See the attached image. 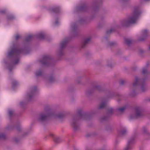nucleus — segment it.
<instances>
[{
	"mask_svg": "<svg viewBox=\"0 0 150 150\" xmlns=\"http://www.w3.org/2000/svg\"><path fill=\"white\" fill-rule=\"evenodd\" d=\"M50 59V58L47 56H44L43 57L41 61V63L44 64H47Z\"/></svg>",
	"mask_w": 150,
	"mask_h": 150,
	"instance_id": "6",
	"label": "nucleus"
},
{
	"mask_svg": "<svg viewBox=\"0 0 150 150\" xmlns=\"http://www.w3.org/2000/svg\"><path fill=\"white\" fill-rule=\"evenodd\" d=\"M127 132L126 129H124L121 130L120 132V134L121 135H123L126 134Z\"/></svg>",
	"mask_w": 150,
	"mask_h": 150,
	"instance_id": "14",
	"label": "nucleus"
},
{
	"mask_svg": "<svg viewBox=\"0 0 150 150\" xmlns=\"http://www.w3.org/2000/svg\"><path fill=\"white\" fill-rule=\"evenodd\" d=\"M8 69L10 71H11V67H8Z\"/></svg>",
	"mask_w": 150,
	"mask_h": 150,
	"instance_id": "34",
	"label": "nucleus"
},
{
	"mask_svg": "<svg viewBox=\"0 0 150 150\" xmlns=\"http://www.w3.org/2000/svg\"><path fill=\"white\" fill-rule=\"evenodd\" d=\"M71 28L73 32H74L76 29V26L75 24H73L71 25Z\"/></svg>",
	"mask_w": 150,
	"mask_h": 150,
	"instance_id": "12",
	"label": "nucleus"
},
{
	"mask_svg": "<svg viewBox=\"0 0 150 150\" xmlns=\"http://www.w3.org/2000/svg\"><path fill=\"white\" fill-rule=\"evenodd\" d=\"M149 50H150V46L149 47Z\"/></svg>",
	"mask_w": 150,
	"mask_h": 150,
	"instance_id": "36",
	"label": "nucleus"
},
{
	"mask_svg": "<svg viewBox=\"0 0 150 150\" xmlns=\"http://www.w3.org/2000/svg\"><path fill=\"white\" fill-rule=\"evenodd\" d=\"M140 14L139 8L134 7L132 14L128 17L127 20L122 21V25L127 26L131 23H135L137 22Z\"/></svg>",
	"mask_w": 150,
	"mask_h": 150,
	"instance_id": "1",
	"label": "nucleus"
},
{
	"mask_svg": "<svg viewBox=\"0 0 150 150\" xmlns=\"http://www.w3.org/2000/svg\"><path fill=\"white\" fill-rule=\"evenodd\" d=\"M114 31V30L113 28L111 29L110 30L108 31L107 32V33L108 34Z\"/></svg>",
	"mask_w": 150,
	"mask_h": 150,
	"instance_id": "27",
	"label": "nucleus"
},
{
	"mask_svg": "<svg viewBox=\"0 0 150 150\" xmlns=\"http://www.w3.org/2000/svg\"><path fill=\"white\" fill-rule=\"evenodd\" d=\"M13 112L12 110H10L8 111V114L10 116H11L13 114Z\"/></svg>",
	"mask_w": 150,
	"mask_h": 150,
	"instance_id": "25",
	"label": "nucleus"
},
{
	"mask_svg": "<svg viewBox=\"0 0 150 150\" xmlns=\"http://www.w3.org/2000/svg\"><path fill=\"white\" fill-rule=\"evenodd\" d=\"M106 105V103L105 102H103L100 104L99 108V109H102L104 108Z\"/></svg>",
	"mask_w": 150,
	"mask_h": 150,
	"instance_id": "16",
	"label": "nucleus"
},
{
	"mask_svg": "<svg viewBox=\"0 0 150 150\" xmlns=\"http://www.w3.org/2000/svg\"><path fill=\"white\" fill-rule=\"evenodd\" d=\"M17 84V83L16 81H14L12 83V86L13 87L16 86Z\"/></svg>",
	"mask_w": 150,
	"mask_h": 150,
	"instance_id": "29",
	"label": "nucleus"
},
{
	"mask_svg": "<svg viewBox=\"0 0 150 150\" xmlns=\"http://www.w3.org/2000/svg\"><path fill=\"white\" fill-rule=\"evenodd\" d=\"M23 102H21L20 103V105L21 106V105H23Z\"/></svg>",
	"mask_w": 150,
	"mask_h": 150,
	"instance_id": "35",
	"label": "nucleus"
},
{
	"mask_svg": "<svg viewBox=\"0 0 150 150\" xmlns=\"http://www.w3.org/2000/svg\"><path fill=\"white\" fill-rule=\"evenodd\" d=\"M142 115V111L141 109L139 108H136L135 109V115L134 116L132 117L131 116V118H133L141 116Z\"/></svg>",
	"mask_w": 150,
	"mask_h": 150,
	"instance_id": "5",
	"label": "nucleus"
},
{
	"mask_svg": "<svg viewBox=\"0 0 150 150\" xmlns=\"http://www.w3.org/2000/svg\"><path fill=\"white\" fill-rule=\"evenodd\" d=\"M59 23V21L56 18L55 20V21L54 22V25H58Z\"/></svg>",
	"mask_w": 150,
	"mask_h": 150,
	"instance_id": "24",
	"label": "nucleus"
},
{
	"mask_svg": "<svg viewBox=\"0 0 150 150\" xmlns=\"http://www.w3.org/2000/svg\"><path fill=\"white\" fill-rule=\"evenodd\" d=\"M133 142V139H131L129 140L127 142V145L126 147L125 148V150H129L131 148V146L130 144L132 143Z\"/></svg>",
	"mask_w": 150,
	"mask_h": 150,
	"instance_id": "7",
	"label": "nucleus"
},
{
	"mask_svg": "<svg viewBox=\"0 0 150 150\" xmlns=\"http://www.w3.org/2000/svg\"><path fill=\"white\" fill-rule=\"evenodd\" d=\"M139 81V79L137 78H136L135 82L133 84V86L134 87L137 86L138 85Z\"/></svg>",
	"mask_w": 150,
	"mask_h": 150,
	"instance_id": "19",
	"label": "nucleus"
},
{
	"mask_svg": "<svg viewBox=\"0 0 150 150\" xmlns=\"http://www.w3.org/2000/svg\"><path fill=\"white\" fill-rule=\"evenodd\" d=\"M126 107H123L122 108H120L118 109V110L120 112H123L126 109Z\"/></svg>",
	"mask_w": 150,
	"mask_h": 150,
	"instance_id": "20",
	"label": "nucleus"
},
{
	"mask_svg": "<svg viewBox=\"0 0 150 150\" xmlns=\"http://www.w3.org/2000/svg\"><path fill=\"white\" fill-rule=\"evenodd\" d=\"M67 41H63L61 44V48H63L66 45V43H67Z\"/></svg>",
	"mask_w": 150,
	"mask_h": 150,
	"instance_id": "17",
	"label": "nucleus"
},
{
	"mask_svg": "<svg viewBox=\"0 0 150 150\" xmlns=\"http://www.w3.org/2000/svg\"><path fill=\"white\" fill-rule=\"evenodd\" d=\"M64 116L62 113L56 114L54 112H51L47 111L45 112L41 113L38 116V120L40 121H42L46 120L50 116H54L55 117L60 118Z\"/></svg>",
	"mask_w": 150,
	"mask_h": 150,
	"instance_id": "3",
	"label": "nucleus"
},
{
	"mask_svg": "<svg viewBox=\"0 0 150 150\" xmlns=\"http://www.w3.org/2000/svg\"><path fill=\"white\" fill-rule=\"evenodd\" d=\"M71 124L74 127V129L75 130H76L78 127V125L76 121L74 120H72L71 122Z\"/></svg>",
	"mask_w": 150,
	"mask_h": 150,
	"instance_id": "8",
	"label": "nucleus"
},
{
	"mask_svg": "<svg viewBox=\"0 0 150 150\" xmlns=\"http://www.w3.org/2000/svg\"><path fill=\"white\" fill-rule=\"evenodd\" d=\"M90 41V39L88 38L87 39H85L83 42V45L82 46V47H83L84 45L88 43Z\"/></svg>",
	"mask_w": 150,
	"mask_h": 150,
	"instance_id": "11",
	"label": "nucleus"
},
{
	"mask_svg": "<svg viewBox=\"0 0 150 150\" xmlns=\"http://www.w3.org/2000/svg\"><path fill=\"white\" fill-rule=\"evenodd\" d=\"M145 89V85L143 84L141 85L140 89L142 91H144Z\"/></svg>",
	"mask_w": 150,
	"mask_h": 150,
	"instance_id": "23",
	"label": "nucleus"
},
{
	"mask_svg": "<svg viewBox=\"0 0 150 150\" xmlns=\"http://www.w3.org/2000/svg\"><path fill=\"white\" fill-rule=\"evenodd\" d=\"M125 42L127 45H129L132 42L131 40L128 39L126 38L125 40Z\"/></svg>",
	"mask_w": 150,
	"mask_h": 150,
	"instance_id": "15",
	"label": "nucleus"
},
{
	"mask_svg": "<svg viewBox=\"0 0 150 150\" xmlns=\"http://www.w3.org/2000/svg\"><path fill=\"white\" fill-rule=\"evenodd\" d=\"M42 72L41 70H38L36 71L35 74L37 76H40L42 75Z\"/></svg>",
	"mask_w": 150,
	"mask_h": 150,
	"instance_id": "18",
	"label": "nucleus"
},
{
	"mask_svg": "<svg viewBox=\"0 0 150 150\" xmlns=\"http://www.w3.org/2000/svg\"><path fill=\"white\" fill-rule=\"evenodd\" d=\"M148 31L146 30H143L142 33V36L144 37H146L148 35Z\"/></svg>",
	"mask_w": 150,
	"mask_h": 150,
	"instance_id": "13",
	"label": "nucleus"
},
{
	"mask_svg": "<svg viewBox=\"0 0 150 150\" xmlns=\"http://www.w3.org/2000/svg\"><path fill=\"white\" fill-rule=\"evenodd\" d=\"M110 112H112L113 111V110L112 108H110Z\"/></svg>",
	"mask_w": 150,
	"mask_h": 150,
	"instance_id": "33",
	"label": "nucleus"
},
{
	"mask_svg": "<svg viewBox=\"0 0 150 150\" xmlns=\"http://www.w3.org/2000/svg\"><path fill=\"white\" fill-rule=\"evenodd\" d=\"M142 131V132L144 133H146L147 132V129L146 128H144L143 129Z\"/></svg>",
	"mask_w": 150,
	"mask_h": 150,
	"instance_id": "26",
	"label": "nucleus"
},
{
	"mask_svg": "<svg viewBox=\"0 0 150 150\" xmlns=\"http://www.w3.org/2000/svg\"><path fill=\"white\" fill-rule=\"evenodd\" d=\"M147 72V70L145 69H143L142 70V73L145 74Z\"/></svg>",
	"mask_w": 150,
	"mask_h": 150,
	"instance_id": "30",
	"label": "nucleus"
},
{
	"mask_svg": "<svg viewBox=\"0 0 150 150\" xmlns=\"http://www.w3.org/2000/svg\"><path fill=\"white\" fill-rule=\"evenodd\" d=\"M33 38V36L31 35H30L27 36L25 39V42H30L32 40Z\"/></svg>",
	"mask_w": 150,
	"mask_h": 150,
	"instance_id": "9",
	"label": "nucleus"
},
{
	"mask_svg": "<svg viewBox=\"0 0 150 150\" xmlns=\"http://www.w3.org/2000/svg\"><path fill=\"white\" fill-rule=\"evenodd\" d=\"M21 50L18 49L15 46H14L10 51L8 52L7 57L13 59V63L14 64H17L19 62V55Z\"/></svg>",
	"mask_w": 150,
	"mask_h": 150,
	"instance_id": "2",
	"label": "nucleus"
},
{
	"mask_svg": "<svg viewBox=\"0 0 150 150\" xmlns=\"http://www.w3.org/2000/svg\"><path fill=\"white\" fill-rule=\"evenodd\" d=\"M54 78L52 76H50L48 78V80L50 82H52Z\"/></svg>",
	"mask_w": 150,
	"mask_h": 150,
	"instance_id": "21",
	"label": "nucleus"
},
{
	"mask_svg": "<svg viewBox=\"0 0 150 150\" xmlns=\"http://www.w3.org/2000/svg\"><path fill=\"white\" fill-rule=\"evenodd\" d=\"M6 135L4 134L0 133V139H4L5 138Z\"/></svg>",
	"mask_w": 150,
	"mask_h": 150,
	"instance_id": "22",
	"label": "nucleus"
},
{
	"mask_svg": "<svg viewBox=\"0 0 150 150\" xmlns=\"http://www.w3.org/2000/svg\"><path fill=\"white\" fill-rule=\"evenodd\" d=\"M125 81L123 80H122L121 81V83L122 85H123L125 83Z\"/></svg>",
	"mask_w": 150,
	"mask_h": 150,
	"instance_id": "32",
	"label": "nucleus"
},
{
	"mask_svg": "<svg viewBox=\"0 0 150 150\" xmlns=\"http://www.w3.org/2000/svg\"><path fill=\"white\" fill-rule=\"evenodd\" d=\"M20 37V36L19 35H17L15 36V39L17 40Z\"/></svg>",
	"mask_w": 150,
	"mask_h": 150,
	"instance_id": "31",
	"label": "nucleus"
},
{
	"mask_svg": "<svg viewBox=\"0 0 150 150\" xmlns=\"http://www.w3.org/2000/svg\"><path fill=\"white\" fill-rule=\"evenodd\" d=\"M38 38L40 39L44 38V34L42 33H39L38 35Z\"/></svg>",
	"mask_w": 150,
	"mask_h": 150,
	"instance_id": "10",
	"label": "nucleus"
},
{
	"mask_svg": "<svg viewBox=\"0 0 150 150\" xmlns=\"http://www.w3.org/2000/svg\"><path fill=\"white\" fill-rule=\"evenodd\" d=\"M52 11L54 12H56L58 10V8H55L54 9H52Z\"/></svg>",
	"mask_w": 150,
	"mask_h": 150,
	"instance_id": "28",
	"label": "nucleus"
},
{
	"mask_svg": "<svg viewBox=\"0 0 150 150\" xmlns=\"http://www.w3.org/2000/svg\"><path fill=\"white\" fill-rule=\"evenodd\" d=\"M36 90V88L34 87L32 88L30 92L27 94V96L28 100H30L33 97Z\"/></svg>",
	"mask_w": 150,
	"mask_h": 150,
	"instance_id": "4",
	"label": "nucleus"
}]
</instances>
